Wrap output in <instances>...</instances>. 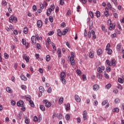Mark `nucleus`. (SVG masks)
<instances>
[{"mask_svg": "<svg viewBox=\"0 0 124 124\" xmlns=\"http://www.w3.org/2000/svg\"><path fill=\"white\" fill-rule=\"evenodd\" d=\"M111 46L110 44L108 43L106 46V50L107 51V53L108 55H112V53H113V51L111 49Z\"/></svg>", "mask_w": 124, "mask_h": 124, "instance_id": "3", "label": "nucleus"}, {"mask_svg": "<svg viewBox=\"0 0 124 124\" xmlns=\"http://www.w3.org/2000/svg\"><path fill=\"white\" fill-rule=\"evenodd\" d=\"M107 6L109 9H112V5H111V3L110 2H108L107 3Z\"/></svg>", "mask_w": 124, "mask_h": 124, "instance_id": "47", "label": "nucleus"}, {"mask_svg": "<svg viewBox=\"0 0 124 124\" xmlns=\"http://www.w3.org/2000/svg\"><path fill=\"white\" fill-rule=\"evenodd\" d=\"M47 92L48 93H52V88L49 87Z\"/></svg>", "mask_w": 124, "mask_h": 124, "instance_id": "62", "label": "nucleus"}, {"mask_svg": "<svg viewBox=\"0 0 124 124\" xmlns=\"http://www.w3.org/2000/svg\"><path fill=\"white\" fill-rule=\"evenodd\" d=\"M75 100L77 102H80L81 98L79 96V95L76 94L75 96Z\"/></svg>", "mask_w": 124, "mask_h": 124, "instance_id": "9", "label": "nucleus"}, {"mask_svg": "<svg viewBox=\"0 0 124 124\" xmlns=\"http://www.w3.org/2000/svg\"><path fill=\"white\" fill-rule=\"evenodd\" d=\"M115 29V25L113 26V24H109V31H112V30H114Z\"/></svg>", "mask_w": 124, "mask_h": 124, "instance_id": "21", "label": "nucleus"}, {"mask_svg": "<svg viewBox=\"0 0 124 124\" xmlns=\"http://www.w3.org/2000/svg\"><path fill=\"white\" fill-rule=\"evenodd\" d=\"M83 118L84 121H86L88 119V113H87V111L84 110L83 112Z\"/></svg>", "mask_w": 124, "mask_h": 124, "instance_id": "7", "label": "nucleus"}, {"mask_svg": "<svg viewBox=\"0 0 124 124\" xmlns=\"http://www.w3.org/2000/svg\"><path fill=\"white\" fill-rule=\"evenodd\" d=\"M103 77V76H102V74L100 73L97 74V78H98V79H102Z\"/></svg>", "mask_w": 124, "mask_h": 124, "instance_id": "23", "label": "nucleus"}, {"mask_svg": "<svg viewBox=\"0 0 124 124\" xmlns=\"http://www.w3.org/2000/svg\"><path fill=\"white\" fill-rule=\"evenodd\" d=\"M96 16L97 18H98V17H100V12L97 11L96 12Z\"/></svg>", "mask_w": 124, "mask_h": 124, "instance_id": "37", "label": "nucleus"}, {"mask_svg": "<svg viewBox=\"0 0 124 124\" xmlns=\"http://www.w3.org/2000/svg\"><path fill=\"white\" fill-rule=\"evenodd\" d=\"M54 34V31H50L48 32V35H53Z\"/></svg>", "mask_w": 124, "mask_h": 124, "instance_id": "64", "label": "nucleus"}, {"mask_svg": "<svg viewBox=\"0 0 124 124\" xmlns=\"http://www.w3.org/2000/svg\"><path fill=\"white\" fill-rule=\"evenodd\" d=\"M71 57L70 58H75V53H74V52H72L71 53Z\"/></svg>", "mask_w": 124, "mask_h": 124, "instance_id": "55", "label": "nucleus"}, {"mask_svg": "<svg viewBox=\"0 0 124 124\" xmlns=\"http://www.w3.org/2000/svg\"><path fill=\"white\" fill-rule=\"evenodd\" d=\"M97 54L98 56H100L102 54V50L101 49H99L97 51Z\"/></svg>", "mask_w": 124, "mask_h": 124, "instance_id": "25", "label": "nucleus"}, {"mask_svg": "<svg viewBox=\"0 0 124 124\" xmlns=\"http://www.w3.org/2000/svg\"><path fill=\"white\" fill-rule=\"evenodd\" d=\"M4 56L5 59H6V60H7V59H8L9 58V55L6 53H5L4 54Z\"/></svg>", "mask_w": 124, "mask_h": 124, "instance_id": "43", "label": "nucleus"}, {"mask_svg": "<svg viewBox=\"0 0 124 124\" xmlns=\"http://www.w3.org/2000/svg\"><path fill=\"white\" fill-rule=\"evenodd\" d=\"M117 88L119 89V90H123V87H122V85L120 84H118Z\"/></svg>", "mask_w": 124, "mask_h": 124, "instance_id": "49", "label": "nucleus"}, {"mask_svg": "<svg viewBox=\"0 0 124 124\" xmlns=\"http://www.w3.org/2000/svg\"><path fill=\"white\" fill-rule=\"evenodd\" d=\"M62 102H63V97H61L59 99V104H62Z\"/></svg>", "mask_w": 124, "mask_h": 124, "instance_id": "32", "label": "nucleus"}, {"mask_svg": "<svg viewBox=\"0 0 124 124\" xmlns=\"http://www.w3.org/2000/svg\"><path fill=\"white\" fill-rule=\"evenodd\" d=\"M60 4L61 5H63V4H64V0H60Z\"/></svg>", "mask_w": 124, "mask_h": 124, "instance_id": "50", "label": "nucleus"}, {"mask_svg": "<svg viewBox=\"0 0 124 124\" xmlns=\"http://www.w3.org/2000/svg\"><path fill=\"white\" fill-rule=\"evenodd\" d=\"M111 88V84L108 83L105 86V88L107 89V90H109Z\"/></svg>", "mask_w": 124, "mask_h": 124, "instance_id": "30", "label": "nucleus"}, {"mask_svg": "<svg viewBox=\"0 0 124 124\" xmlns=\"http://www.w3.org/2000/svg\"><path fill=\"white\" fill-rule=\"evenodd\" d=\"M115 6L118 5V0H111Z\"/></svg>", "mask_w": 124, "mask_h": 124, "instance_id": "44", "label": "nucleus"}, {"mask_svg": "<svg viewBox=\"0 0 124 124\" xmlns=\"http://www.w3.org/2000/svg\"><path fill=\"white\" fill-rule=\"evenodd\" d=\"M17 20V17L14 16H11L9 19V22L10 23H13V22L14 23H16Z\"/></svg>", "mask_w": 124, "mask_h": 124, "instance_id": "4", "label": "nucleus"}, {"mask_svg": "<svg viewBox=\"0 0 124 124\" xmlns=\"http://www.w3.org/2000/svg\"><path fill=\"white\" fill-rule=\"evenodd\" d=\"M23 32H24L25 34H27V33H28V28L27 27L24 28Z\"/></svg>", "mask_w": 124, "mask_h": 124, "instance_id": "42", "label": "nucleus"}, {"mask_svg": "<svg viewBox=\"0 0 124 124\" xmlns=\"http://www.w3.org/2000/svg\"><path fill=\"white\" fill-rule=\"evenodd\" d=\"M21 89H22V90H26V89H27V86H26V85H22Z\"/></svg>", "mask_w": 124, "mask_h": 124, "instance_id": "59", "label": "nucleus"}, {"mask_svg": "<svg viewBox=\"0 0 124 124\" xmlns=\"http://www.w3.org/2000/svg\"><path fill=\"white\" fill-rule=\"evenodd\" d=\"M33 10H34V11H36V10H37V9L36 8V6L35 5H34L32 7Z\"/></svg>", "mask_w": 124, "mask_h": 124, "instance_id": "63", "label": "nucleus"}, {"mask_svg": "<svg viewBox=\"0 0 124 124\" xmlns=\"http://www.w3.org/2000/svg\"><path fill=\"white\" fill-rule=\"evenodd\" d=\"M107 102H108V101L105 100L102 103V106H104V105H106L107 104Z\"/></svg>", "mask_w": 124, "mask_h": 124, "instance_id": "52", "label": "nucleus"}, {"mask_svg": "<svg viewBox=\"0 0 124 124\" xmlns=\"http://www.w3.org/2000/svg\"><path fill=\"white\" fill-rule=\"evenodd\" d=\"M40 57V55H39V54H37V53L35 54V57L36 60H38V59H39Z\"/></svg>", "mask_w": 124, "mask_h": 124, "instance_id": "46", "label": "nucleus"}, {"mask_svg": "<svg viewBox=\"0 0 124 124\" xmlns=\"http://www.w3.org/2000/svg\"><path fill=\"white\" fill-rule=\"evenodd\" d=\"M93 56H94V54L93 52H90L89 53V57L91 59H93Z\"/></svg>", "mask_w": 124, "mask_h": 124, "instance_id": "38", "label": "nucleus"}, {"mask_svg": "<svg viewBox=\"0 0 124 124\" xmlns=\"http://www.w3.org/2000/svg\"><path fill=\"white\" fill-rule=\"evenodd\" d=\"M65 77H66V75L65 74V73H64V72H61L60 75V80L63 85H66V80H65Z\"/></svg>", "mask_w": 124, "mask_h": 124, "instance_id": "2", "label": "nucleus"}, {"mask_svg": "<svg viewBox=\"0 0 124 124\" xmlns=\"http://www.w3.org/2000/svg\"><path fill=\"white\" fill-rule=\"evenodd\" d=\"M24 104H25V103L23 101H20L17 102V106H18V107H23Z\"/></svg>", "mask_w": 124, "mask_h": 124, "instance_id": "6", "label": "nucleus"}, {"mask_svg": "<svg viewBox=\"0 0 124 124\" xmlns=\"http://www.w3.org/2000/svg\"><path fill=\"white\" fill-rule=\"evenodd\" d=\"M93 91H98L99 90V86L98 85L96 84L93 86Z\"/></svg>", "mask_w": 124, "mask_h": 124, "instance_id": "12", "label": "nucleus"}, {"mask_svg": "<svg viewBox=\"0 0 124 124\" xmlns=\"http://www.w3.org/2000/svg\"><path fill=\"white\" fill-rule=\"evenodd\" d=\"M25 123L26 124H30V119L29 118L26 117L25 120Z\"/></svg>", "mask_w": 124, "mask_h": 124, "instance_id": "24", "label": "nucleus"}, {"mask_svg": "<svg viewBox=\"0 0 124 124\" xmlns=\"http://www.w3.org/2000/svg\"><path fill=\"white\" fill-rule=\"evenodd\" d=\"M112 111L114 113H115V112H116V113H119V109L118 108H116L114 109H113Z\"/></svg>", "mask_w": 124, "mask_h": 124, "instance_id": "40", "label": "nucleus"}, {"mask_svg": "<svg viewBox=\"0 0 124 124\" xmlns=\"http://www.w3.org/2000/svg\"><path fill=\"white\" fill-rule=\"evenodd\" d=\"M65 109L66 111H69V110H70V104L69 103H67L65 105Z\"/></svg>", "mask_w": 124, "mask_h": 124, "instance_id": "13", "label": "nucleus"}, {"mask_svg": "<svg viewBox=\"0 0 124 124\" xmlns=\"http://www.w3.org/2000/svg\"><path fill=\"white\" fill-rule=\"evenodd\" d=\"M11 104L12 106H15V105H16V102L12 100L11 101Z\"/></svg>", "mask_w": 124, "mask_h": 124, "instance_id": "41", "label": "nucleus"}, {"mask_svg": "<svg viewBox=\"0 0 124 124\" xmlns=\"http://www.w3.org/2000/svg\"><path fill=\"white\" fill-rule=\"evenodd\" d=\"M70 62L72 65H74V64H75V61H74V58H70Z\"/></svg>", "mask_w": 124, "mask_h": 124, "instance_id": "18", "label": "nucleus"}, {"mask_svg": "<svg viewBox=\"0 0 124 124\" xmlns=\"http://www.w3.org/2000/svg\"><path fill=\"white\" fill-rule=\"evenodd\" d=\"M77 74H78V75H79V76H81V75H82V72H81V70H80L79 69H78L77 70Z\"/></svg>", "mask_w": 124, "mask_h": 124, "instance_id": "34", "label": "nucleus"}, {"mask_svg": "<svg viewBox=\"0 0 124 124\" xmlns=\"http://www.w3.org/2000/svg\"><path fill=\"white\" fill-rule=\"evenodd\" d=\"M121 47H122V44H118L116 46V49L117 51H120L121 50Z\"/></svg>", "mask_w": 124, "mask_h": 124, "instance_id": "20", "label": "nucleus"}, {"mask_svg": "<svg viewBox=\"0 0 124 124\" xmlns=\"http://www.w3.org/2000/svg\"><path fill=\"white\" fill-rule=\"evenodd\" d=\"M119 92L118 91V89H114L113 90V93H115V94H117V93H118Z\"/></svg>", "mask_w": 124, "mask_h": 124, "instance_id": "61", "label": "nucleus"}, {"mask_svg": "<svg viewBox=\"0 0 124 124\" xmlns=\"http://www.w3.org/2000/svg\"><path fill=\"white\" fill-rule=\"evenodd\" d=\"M68 31V30L67 29H65L62 32V35H65L66 33H67V32Z\"/></svg>", "mask_w": 124, "mask_h": 124, "instance_id": "28", "label": "nucleus"}, {"mask_svg": "<svg viewBox=\"0 0 124 124\" xmlns=\"http://www.w3.org/2000/svg\"><path fill=\"white\" fill-rule=\"evenodd\" d=\"M36 39L37 40H41L42 39V37H40L37 33L33 35L31 38V41L33 45H35V44H36Z\"/></svg>", "mask_w": 124, "mask_h": 124, "instance_id": "1", "label": "nucleus"}, {"mask_svg": "<svg viewBox=\"0 0 124 124\" xmlns=\"http://www.w3.org/2000/svg\"><path fill=\"white\" fill-rule=\"evenodd\" d=\"M82 79L83 81H86L87 80V77L86 76V75H82Z\"/></svg>", "mask_w": 124, "mask_h": 124, "instance_id": "48", "label": "nucleus"}, {"mask_svg": "<svg viewBox=\"0 0 124 124\" xmlns=\"http://www.w3.org/2000/svg\"><path fill=\"white\" fill-rule=\"evenodd\" d=\"M116 64V60L115 59L112 60L110 62V64H109V66H115Z\"/></svg>", "mask_w": 124, "mask_h": 124, "instance_id": "10", "label": "nucleus"}, {"mask_svg": "<svg viewBox=\"0 0 124 124\" xmlns=\"http://www.w3.org/2000/svg\"><path fill=\"white\" fill-rule=\"evenodd\" d=\"M51 8V10H52L53 11L54 10H55V5L54 4H52L50 6V8Z\"/></svg>", "mask_w": 124, "mask_h": 124, "instance_id": "57", "label": "nucleus"}, {"mask_svg": "<svg viewBox=\"0 0 124 124\" xmlns=\"http://www.w3.org/2000/svg\"><path fill=\"white\" fill-rule=\"evenodd\" d=\"M2 4H3V5H7V2H6L5 0H2V2H1Z\"/></svg>", "mask_w": 124, "mask_h": 124, "instance_id": "54", "label": "nucleus"}, {"mask_svg": "<svg viewBox=\"0 0 124 124\" xmlns=\"http://www.w3.org/2000/svg\"><path fill=\"white\" fill-rule=\"evenodd\" d=\"M22 44H23V45H25L26 47H28V46H29V44H27V41H26V39H22Z\"/></svg>", "mask_w": 124, "mask_h": 124, "instance_id": "17", "label": "nucleus"}, {"mask_svg": "<svg viewBox=\"0 0 124 124\" xmlns=\"http://www.w3.org/2000/svg\"><path fill=\"white\" fill-rule=\"evenodd\" d=\"M6 92H7V93H12L13 92L12 89H11V88H10V87H6Z\"/></svg>", "mask_w": 124, "mask_h": 124, "instance_id": "19", "label": "nucleus"}, {"mask_svg": "<svg viewBox=\"0 0 124 124\" xmlns=\"http://www.w3.org/2000/svg\"><path fill=\"white\" fill-rule=\"evenodd\" d=\"M46 62H49L50 60H51V57H50V55H46Z\"/></svg>", "mask_w": 124, "mask_h": 124, "instance_id": "29", "label": "nucleus"}, {"mask_svg": "<svg viewBox=\"0 0 124 124\" xmlns=\"http://www.w3.org/2000/svg\"><path fill=\"white\" fill-rule=\"evenodd\" d=\"M44 103H45L46 107L47 108H49V107H51V103L46 99L44 100Z\"/></svg>", "mask_w": 124, "mask_h": 124, "instance_id": "5", "label": "nucleus"}, {"mask_svg": "<svg viewBox=\"0 0 124 124\" xmlns=\"http://www.w3.org/2000/svg\"><path fill=\"white\" fill-rule=\"evenodd\" d=\"M104 76L106 79H109V77L108 74H106V72H105Z\"/></svg>", "mask_w": 124, "mask_h": 124, "instance_id": "45", "label": "nucleus"}, {"mask_svg": "<svg viewBox=\"0 0 124 124\" xmlns=\"http://www.w3.org/2000/svg\"><path fill=\"white\" fill-rule=\"evenodd\" d=\"M40 109H41V110L42 111H45V107H44V106L41 105L40 106Z\"/></svg>", "mask_w": 124, "mask_h": 124, "instance_id": "33", "label": "nucleus"}, {"mask_svg": "<svg viewBox=\"0 0 124 124\" xmlns=\"http://www.w3.org/2000/svg\"><path fill=\"white\" fill-rule=\"evenodd\" d=\"M82 3H87V0H79Z\"/></svg>", "mask_w": 124, "mask_h": 124, "instance_id": "58", "label": "nucleus"}, {"mask_svg": "<svg viewBox=\"0 0 124 124\" xmlns=\"http://www.w3.org/2000/svg\"><path fill=\"white\" fill-rule=\"evenodd\" d=\"M37 26L38 28H41L42 27V21L41 20H38L37 22Z\"/></svg>", "mask_w": 124, "mask_h": 124, "instance_id": "15", "label": "nucleus"}, {"mask_svg": "<svg viewBox=\"0 0 124 124\" xmlns=\"http://www.w3.org/2000/svg\"><path fill=\"white\" fill-rule=\"evenodd\" d=\"M114 102L115 103H120V99L119 98H116L114 100Z\"/></svg>", "mask_w": 124, "mask_h": 124, "instance_id": "53", "label": "nucleus"}, {"mask_svg": "<svg viewBox=\"0 0 124 124\" xmlns=\"http://www.w3.org/2000/svg\"><path fill=\"white\" fill-rule=\"evenodd\" d=\"M57 34L59 36H62V33L60 29L57 30Z\"/></svg>", "mask_w": 124, "mask_h": 124, "instance_id": "22", "label": "nucleus"}, {"mask_svg": "<svg viewBox=\"0 0 124 124\" xmlns=\"http://www.w3.org/2000/svg\"><path fill=\"white\" fill-rule=\"evenodd\" d=\"M29 103L31 106V107H34V104L33 103V101H30Z\"/></svg>", "mask_w": 124, "mask_h": 124, "instance_id": "36", "label": "nucleus"}, {"mask_svg": "<svg viewBox=\"0 0 124 124\" xmlns=\"http://www.w3.org/2000/svg\"><path fill=\"white\" fill-rule=\"evenodd\" d=\"M46 47H49L50 44H51V39H50V37L47 38L46 41Z\"/></svg>", "mask_w": 124, "mask_h": 124, "instance_id": "8", "label": "nucleus"}, {"mask_svg": "<svg viewBox=\"0 0 124 124\" xmlns=\"http://www.w3.org/2000/svg\"><path fill=\"white\" fill-rule=\"evenodd\" d=\"M20 78L21 80H23V81H27V80H28V78H27V77L23 75H20Z\"/></svg>", "mask_w": 124, "mask_h": 124, "instance_id": "16", "label": "nucleus"}, {"mask_svg": "<svg viewBox=\"0 0 124 124\" xmlns=\"http://www.w3.org/2000/svg\"><path fill=\"white\" fill-rule=\"evenodd\" d=\"M65 119L66 121H69L70 120V115L66 114L65 116Z\"/></svg>", "mask_w": 124, "mask_h": 124, "instance_id": "26", "label": "nucleus"}, {"mask_svg": "<svg viewBox=\"0 0 124 124\" xmlns=\"http://www.w3.org/2000/svg\"><path fill=\"white\" fill-rule=\"evenodd\" d=\"M51 45L52 46V48L54 51H56L57 50V47H56V46H55V44L54 43H51Z\"/></svg>", "mask_w": 124, "mask_h": 124, "instance_id": "39", "label": "nucleus"}, {"mask_svg": "<svg viewBox=\"0 0 124 124\" xmlns=\"http://www.w3.org/2000/svg\"><path fill=\"white\" fill-rule=\"evenodd\" d=\"M102 70H102L101 67H98V68L97 69V71H98V72H99V73H102V72H103V71Z\"/></svg>", "mask_w": 124, "mask_h": 124, "instance_id": "35", "label": "nucleus"}, {"mask_svg": "<svg viewBox=\"0 0 124 124\" xmlns=\"http://www.w3.org/2000/svg\"><path fill=\"white\" fill-rule=\"evenodd\" d=\"M34 122H37L38 121V118L37 116H35L33 117Z\"/></svg>", "mask_w": 124, "mask_h": 124, "instance_id": "56", "label": "nucleus"}, {"mask_svg": "<svg viewBox=\"0 0 124 124\" xmlns=\"http://www.w3.org/2000/svg\"><path fill=\"white\" fill-rule=\"evenodd\" d=\"M57 53H58V57L59 59H61V58H62V50H61V48L58 49Z\"/></svg>", "mask_w": 124, "mask_h": 124, "instance_id": "11", "label": "nucleus"}, {"mask_svg": "<svg viewBox=\"0 0 124 124\" xmlns=\"http://www.w3.org/2000/svg\"><path fill=\"white\" fill-rule=\"evenodd\" d=\"M118 82L120 84H124V79H123L122 78H118Z\"/></svg>", "mask_w": 124, "mask_h": 124, "instance_id": "31", "label": "nucleus"}, {"mask_svg": "<svg viewBox=\"0 0 124 124\" xmlns=\"http://www.w3.org/2000/svg\"><path fill=\"white\" fill-rule=\"evenodd\" d=\"M52 11H54L52 10L51 8H48L47 10V13H46L47 16H50V14L52 13Z\"/></svg>", "mask_w": 124, "mask_h": 124, "instance_id": "14", "label": "nucleus"}, {"mask_svg": "<svg viewBox=\"0 0 124 124\" xmlns=\"http://www.w3.org/2000/svg\"><path fill=\"white\" fill-rule=\"evenodd\" d=\"M89 14H90V15L91 18H93V17H94V14H93V12L90 11V12H89Z\"/></svg>", "mask_w": 124, "mask_h": 124, "instance_id": "51", "label": "nucleus"}, {"mask_svg": "<svg viewBox=\"0 0 124 124\" xmlns=\"http://www.w3.org/2000/svg\"><path fill=\"white\" fill-rule=\"evenodd\" d=\"M39 91L40 93H44V88L42 86H40L39 88Z\"/></svg>", "mask_w": 124, "mask_h": 124, "instance_id": "27", "label": "nucleus"}, {"mask_svg": "<svg viewBox=\"0 0 124 124\" xmlns=\"http://www.w3.org/2000/svg\"><path fill=\"white\" fill-rule=\"evenodd\" d=\"M77 120L78 124H80V123H81V118H80V117H78Z\"/></svg>", "mask_w": 124, "mask_h": 124, "instance_id": "60", "label": "nucleus"}]
</instances>
